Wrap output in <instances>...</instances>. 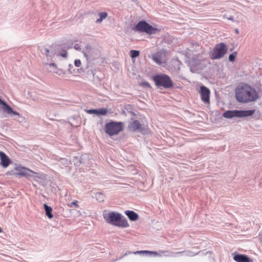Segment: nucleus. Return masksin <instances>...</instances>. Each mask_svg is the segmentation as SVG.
<instances>
[{
	"instance_id": "nucleus-23",
	"label": "nucleus",
	"mask_w": 262,
	"mask_h": 262,
	"mask_svg": "<svg viewBox=\"0 0 262 262\" xmlns=\"http://www.w3.org/2000/svg\"><path fill=\"white\" fill-rule=\"evenodd\" d=\"M95 198L99 202H103L105 199V196L102 193L98 192L95 194Z\"/></svg>"
},
{
	"instance_id": "nucleus-38",
	"label": "nucleus",
	"mask_w": 262,
	"mask_h": 262,
	"mask_svg": "<svg viewBox=\"0 0 262 262\" xmlns=\"http://www.w3.org/2000/svg\"><path fill=\"white\" fill-rule=\"evenodd\" d=\"M236 32L237 33H238V31L237 29L236 30Z\"/></svg>"
},
{
	"instance_id": "nucleus-24",
	"label": "nucleus",
	"mask_w": 262,
	"mask_h": 262,
	"mask_svg": "<svg viewBox=\"0 0 262 262\" xmlns=\"http://www.w3.org/2000/svg\"><path fill=\"white\" fill-rule=\"evenodd\" d=\"M100 18L96 20V23H100L102 21L106 18L107 16V13L106 12H100L99 14Z\"/></svg>"
},
{
	"instance_id": "nucleus-29",
	"label": "nucleus",
	"mask_w": 262,
	"mask_h": 262,
	"mask_svg": "<svg viewBox=\"0 0 262 262\" xmlns=\"http://www.w3.org/2000/svg\"><path fill=\"white\" fill-rule=\"evenodd\" d=\"M74 65L76 67H80L81 65V62L80 59H75L74 61Z\"/></svg>"
},
{
	"instance_id": "nucleus-30",
	"label": "nucleus",
	"mask_w": 262,
	"mask_h": 262,
	"mask_svg": "<svg viewBox=\"0 0 262 262\" xmlns=\"http://www.w3.org/2000/svg\"><path fill=\"white\" fill-rule=\"evenodd\" d=\"M74 206H75L76 207H79V205L78 204L77 201H75L72 202L71 203H70V204H69V206L70 207H72Z\"/></svg>"
},
{
	"instance_id": "nucleus-31",
	"label": "nucleus",
	"mask_w": 262,
	"mask_h": 262,
	"mask_svg": "<svg viewBox=\"0 0 262 262\" xmlns=\"http://www.w3.org/2000/svg\"><path fill=\"white\" fill-rule=\"evenodd\" d=\"M60 162L61 163L65 164H69L70 163V162L69 160L65 159H60Z\"/></svg>"
},
{
	"instance_id": "nucleus-7",
	"label": "nucleus",
	"mask_w": 262,
	"mask_h": 262,
	"mask_svg": "<svg viewBox=\"0 0 262 262\" xmlns=\"http://www.w3.org/2000/svg\"><path fill=\"white\" fill-rule=\"evenodd\" d=\"M255 112V110H247V111H227L223 113V116L226 118H232L234 117H246L253 115Z\"/></svg>"
},
{
	"instance_id": "nucleus-36",
	"label": "nucleus",
	"mask_w": 262,
	"mask_h": 262,
	"mask_svg": "<svg viewBox=\"0 0 262 262\" xmlns=\"http://www.w3.org/2000/svg\"><path fill=\"white\" fill-rule=\"evenodd\" d=\"M131 252L130 251H128L127 252H126L125 254V255L128 254H130Z\"/></svg>"
},
{
	"instance_id": "nucleus-13",
	"label": "nucleus",
	"mask_w": 262,
	"mask_h": 262,
	"mask_svg": "<svg viewBox=\"0 0 262 262\" xmlns=\"http://www.w3.org/2000/svg\"><path fill=\"white\" fill-rule=\"evenodd\" d=\"M128 127L129 130L132 132H142L141 124L138 120H133V121L129 122Z\"/></svg>"
},
{
	"instance_id": "nucleus-28",
	"label": "nucleus",
	"mask_w": 262,
	"mask_h": 262,
	"mask_svg": "<svg viewBox=\"0 0 262 262\" xmlns=\"http://www.w3.org/2000/svg\"><path fill=\"white\" fill-rule=\"evenodd\" d=\"M74 48L76 50L78 51H82L83 50H82L81 48V45L80 43H76L74 46Z\"/></svg>"
},
{
	"instance_id": "nucleus-3",
	"label": "nucleus",
	"mask_w": 262,
	"mask_h": 262,
	"mask_svg": "<svg viewBox=\"0 0 262 262\" xmlns=\"http://www.w3.org/2000/svg\"><path fill=\"white\" fill-rule=\"evenodd\" d=\"M82 53L88 61H91L99 59L101 56V51L99 49L94 48L90 45H86Z\"/></svg>"
},
{
	"instance_id": "nucleus-32",
	"label": "nucleus",
	"mask_w": 262,
	"mask_h": 262,
	"mask_svg": "<svg viewBox=\"0 0 262 262\" xmlns=\"http://www.w3.org/2000/svg\"><path fill=\"white\" fill-rule=\"evenodd\" d=\"M197 254H198V253H194L193 252H192L191 251H188L187 253L186 254V255L188 256H193L196 255Z\"/></svg>"
},
{
	"instance_id": "nucleus-26",
	"label": "nucleus",
	"mask_w": 262,
	"mask_h": 262,
	"mask_svg": "<svg viewBox=\"0 0 262 262\" xmlns=\"http://www.w3.org/2000/svg\"><path fill=\"white\" fill-rule=\"evenodd\" d=\"M140 52L137 50H131L130 52V55L132 58H135L139 55Z\"/></svg>"
},
{
	"instance_id": "nucleus-14",
	"label": "nucleus",
	"mask_w": 262,
	"mask_h": 262,
	"mask_svg": "<svg viewBox=\"0 0 262 262\" xmlns=\"http://www.w3.org/2000/svg\"><path fill=\"white\" fill-rule=\"evenodd\" d=\"M0 104L4 106L3 110L4 112L7 113L8 114H13V115L18 116V117L20 116V114L18 112L13 111L12 108L10 106H9L1 98H0Z\"/></svg>"
},
{
	"instance_id": "nucleus-10",
	"label": "nucleus",
	"mask_w": 262,
	"mask_h": 262,
	"mask_svg": "<svg viewBox=\"0 0 262 262\" xmlns=\"http://www.w3.org/2000/svg\"><path fill=\"white\" fill-rule=\"evenodd\" d=\"M152 59L159 65H162L166 62V53L164 52H158L152 55Z\"/></svg>"
},
{
	"instance_id": "nucleus-22",
	"label": "nucleus",
	"mask_w": 262,
	"mask_h": 262,
	"mask_svg": "<svg viewBox=\"0 0 262 262\" xmlns=\"http://www.w3.org/2000/svg\"><path fill=\"white\" fill-rule=\"evenodd\" d=\"M44 208L46 211V214L49 219L53 218V215L52 214V208L48 206L47 204H44Z\"/></svg>"
},
{
	"instance_id": "nucleus-9",
	"label": "nucleus",
	"mask_w": 262,
	"mask_h": 262,
	"mask_svg": "<svg viewBox=\"0 0 262 262\" xmlns=\"http://www.w3.org/2000/svg\"><path fill=\"white\" fill-rule=\"evenodd\" d=\"M40 52L45 55L47 61H43V64H49V62L53 61V59L56 55L55 50L53 47L49 48L45 47H41L39 48Z\"/></svg>"
},
{
	"instance_id": "nucleus-19",
	"label": "nucleus",
	"mask_w": 262,
	"mask_h": 262,
	"mask_svg": "<svg viewBox=\"0 0 262 262\" xmlns=\"http://www.w3.org/2000/svg\"><path fill=\"white\" fill-rule=\"evenodd\" d=\"M125 213L132 221H135L139 217L138 214L133 211L127 210L125 212Z\"/></svg>"
},
{
	"instance_id": "nucleus-35",
	"label": "nucleus",
	"mask_w": 262,
	"mask_h": 262,
	"mask_svg": "<svg viewBox=\"0 0 262 262\" xmlns=\"http://www.w3.org/2000/svg\"><path fill=\"white\" fill-rule=\"evenodd\" d=\"M228 19H230V20H233V17L231 16L230 17L228 18Z\"/></svg>"
},
{
	"instance_id": "nucleus-8",
	"label": "nucleus",
	"mask_w": 262,
	"mask_h": 262,
	"mask_svg": "<svg viewBox=\"0 0 262 262\" xmlns=\"http://www.w3.org/2000/svg\"><path fill=\"white\" fill-rule=\"evenodd\" d=\"M135 31L145 32L148 34H155L157 29L152 27L145 21H139L133 28Z\"/></svg>"
},
{
	"instance_id": "nucleus-15",
	"label": "nucleus",
	"mask_w": 262,
	"mask_h": 262,
	"mask_svg": "<svg viewBox=\"0 0 262 262\" xmlns=\"http://www.w3.org/2000/svg\"><path fill=\"white\" fill-rule=\"evenodd\" d=\"M233 259L236 262H253L252 259L244 254H235L233 257Z\"/></svg>"
},
{
	"instance_id": "nucleus-20",
	"label": "nucleus",
	"mask_w": 262,
	"mask_h": 262,
	"mask_svg": "<svg viewBox=\"0 0 262 262\" xmlns=\"http://www.w3.org/2000/svg\"><path fill=\"white\" fill-rule=\"evenodd\" d=\"M183 253V251H180L177 252H172L169 250H162L160 251V253L162 254V256L166 257L176 256L177 255Z\"/></svg>"
},
{
	"instance_id": "nucleus-18",
	"label": "nucleus",
	"mask_w": 262,
	"mask_h": 262,
	"mask_svg": "<svg viewBox=\"0 0 262 262\" xmlns=\"http://www.w3.org/2000/svg\"><path fill=\"white\" fill-rule=\"evenodd\" d=\"M45 64L49 65V68L48 69V70H49L50 72L56 73L59 75L62 73V70L60 69H58L57 68V65L55 63L52 62H49V64Z\"/></svg>"
},
{
	"instance_id": "nucleus-25",
	"label": "nucleus",
	"mask_w": 262,
	"mask_h": 262,
	"mask_svg": "<svg viewBox=\"0 0 262 262\" xmlns=\"http://www.w3.org/2000/svg\"><path fill=\"white\" fill-rule=\"evenodd\" d=\"M31 174L32 175V177H31V179H42V175L41 174H40L39 173H38V172H34L33 171V172H31Z\"/></svg>"
},
{
	"instance_id": "nucleus-37",
	"label": "nucleus",
	"mask_w": 262,
	"mask_h": 262,
	"mask_svg": "<svg viewBox=\"0 0 262 262\" xmlns=\"http://www.w3.org/2000/svg\"><path fill=\"white\" fill-rule=\"evenodd\" d=\"M2 232V229L0 228V233Z\"/></svg>"
},
{
	"instance_id": "nucleus-34",
	"label": "nucleus",
	"mask_w": 262,
	"mask_h": 262,
	"mask_svg": "<svg viewBox=\"0 0 262 262\" xmlns=\"http://www.w3.org/2000/svg\"><path fill=\"white\" fill-rule=\"evenodd\" d=\"M143 84L147 86H149V84L147 82L144 83Z\"/></svg>"
},
{
	"instance_id": "nucleus-17",
	"label": "nucleus",
	"mask_w": 262,
	"mask_h": 262,
	"mask_svg": "<svg viewBox=\"0 0 262 262\" xmlns=\"http://www.w3.org/2000/svg\"><path fill=\"white\" fill-rule=\"evenodd\" d=\"M1 164L4 168L7 167L10 163V160L3 151H0Z\"/></svg>"
},
{
	"instance_id": "nucleus-11",
	"label": "nucleus",
	"mask_w": 262,
	"mask_h": 262,
	"mask_svg": "<svg viewBox=\"0 0 262 262\" xmlns=\"http://www.w3.org/2000/svg\"><path fill=\"white\" fill-rule=\"evenodd\" d=\"M15 170L16 171L15 173L16 175L24 176L29 179L32 177V175L31 174V172H33V171L28 168L18 166L15 168Z\"/></svg>"
},
{
	"instance_id": "nucleus-2",
	"label": "nucleus",
	"mask_w": 262,
	"mask_h": 262,
	"mask_svg": "<svg viewBox=\"0 0 262 262\" xmlns=\"http://www.w3.org/2000/svg\"><path fill=\"white\" fill-rule=\"evenodd\" d=\"M103 216L106 223L112 225L123 228L129 226L126 219L122 217L121 214L117 212L105 210Z\"/></svg>"
},
{
	"instance_id": "nucleus-6",
	"label": "nucleus",
	"mask_w": 262,
	"mask_h": 262,
	"mask_svg": "<svg viewBox=\"0 0 262 262\" xmlns=\"http://www.w3.org/2000/svg\"><path fill=\"white\" fill-rule=\"evenodd\" d=\"M153 79L158 86H163L167 89L171 88L173 85L170 78L165 74L156 75L154 77Z\"/></svg>"
},
{
	"instance_id": "nucleus-12",
	"label": "nucleus",
	"mask_w": 262,
	"mask_h": 262,
	"mask_svg": "<svg viewBox=\"0 0 262 262\" xmlns=\"http://www.w3.org/2000/svg\"><path fill=\"white\" fill-rule=\"evenodd\" d=\"M200 93L201 95V100L205 103H209L210 99V90L205 86L200 87Z\"/></svg>"
},
{
	"instance_id": "nucleus-21",
	"label": "nucleus",
	"mask_w": 262,
	"mask_h": 262,
	"mask_svg": "<svg viewBox=\"0 0 262 262\" xmlns=\"http://www.w3.org/2000/svg\"><path fill=\"white\" fill-rule=\"evenodd\" d=\"M135 254H140V253H149L150 254H152L155 256H162V254L160 253V251L159 253L156 251H147V250H142V251H137L136 252H134Z\"/></svg>"
},
{
	"instance_id": "nucleus-27",
	"label": "nucleus",
	"mask_w": 262,
	"mask_h": 262,
	"mask_svg": "<svg viewBox=\"0 0 262 262\" xmlns=\"http://www.w3.org/2000/svg\"><path fill=\"white\" fill-rule=\"evenodd\" d=\"M237 53L236 52L233 53L232 54H231L229 56V60L230 61H234L236 56Z\"/></svg>"
},
{
	"instance_id": "nucleus-1",
	"label": "nucleus",
	"mask_w": 262,
	"mask_h": 262,
	"mask_svg": "<svg viewBox=\"0 0 262 262\" xmlns=\"http://www.w3.org/2000/svg\"><path fill=\"white\" fill-rule=\"evenodd\" d=\"M235 96L236 99L242 103L255 101L258 97L255 90L247 84L239 85L236 88Z\"/></svg>"
},
{
	"instance_id": "nucleus-16",
	"label": "nucleus",
	"mask_w": 262,
	"mask_h": 262,
	"mask_svg": "<svg viewBox=\"0 0 262 262\" xmlns=\"http://www.w3.org/2000/svg\"><path fill=\"white\" fill-rule=\"evenodd\" d=\"M89 114H95L97 115L104 116L107 114L108 110L106 108H101L100 109H91L86 111Z\"/></svg>"
},
{
	"instance_id": "nucleus-5",
	"label": "nucleus",
	"mask_w": 262,
	"mask_h": 262,
	"mask_svg": "<svg viewBox=\"0 0 262 262\" xmlns=\"http://www.w3.org/2000/svg\"><path fill=\"white\" fill-rule=\"evenodd\" d=\"M227 51V48L224 43L217 44L215 48L209 52V56L211 59L222 58Z\"/></svg>"
},
{
	"instance_id": "nucleus-33",
	"label": "nucleus",
	"mask_w": 262,
	"mask_h": 262,
	"mask_svg": "<svg viewBox=\"0 0 262 262\" xmlns=\"http://www.w3.org/2000/svg\"><path fill=\"white\" fill-rule=\"evenodd\" d=\"M60 55H61V56H62L63 57H66L67 56V53L66 52H65L64 53H61L60 54Z\"/></svg>"
},
{
	"instance_id": "nucleus-4",
	"label": "nucleus",
	"mask_w": 262,
	"mask_h": 262,
	"mask_svg": "<svg viewBox=\"0 0 262 262\" xmlns=\"http://www.w3.org/2000/svg\"><path fill=\"white\" fill-rule=\"evenodd\" d=\"M123 129V123L121 122L111 121L105 125V131L110 136L117 135Z\"/></svg>"
}]
</instances>
